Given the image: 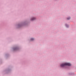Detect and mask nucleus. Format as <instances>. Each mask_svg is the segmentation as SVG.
Instances as JSON below:
<instances>
[{"label":"nucleus","mask_w":76,"mask_h":76,"mask_svg":"<svg viewBox=\"0 0 76 76\" xmlns=\"http://www.w3.org/2000/svg\"><path fill=\"white\" fill-rule=\"evenodd\" d=\"M71 64L69 63H65V64H62L61 65V66L62 67H63L65 66H71Z\"/></svg>","instance_id":"obj_1"},{"label":"nucleus","mask_w":76,"mask_h":76,"mask_svg":"<svg viewBox=\"0 0 76 76\" xmlns=\"http://www.w3.org/2000/svg\"><path fill=\"white\" fill-rule=\"evenodd\" d=\"M35 19H36L35 18H34V17H33L31 19V20H34Z\"/></svg>","instance_id":"obj_2"},{"label":"nucleus","mask_w":76,"mask_h":76,"mask_svg":"<svg viewBox=\"0 0 76 76\" xmlns=\"http://www.w3.org/2000/svg\"><path fill=\"white\" fill-rule=\"evenodd\" d=\"M34 40V39L33 38H31V41H33Z\"/></svg>","instance_id":"obj_3"},{"label":"nucleus","mask_w":76,"mask_h":76,"mask_svg":"<svg viewBox=\"0 0 76 76\" xmlns=\"http://www.w3.org/2000/svg\"><path fill=\"white\" fill-rule=\"evenodd\" d=\"M70 19V18H67V19L68 20H69Z\"/></svg>","instance_id":"obj_4"},{"label":"nucleus","mask_w":76,"mask_h":76,"mask_svg":"<svg viewBox=\"0 0 76 76\" xmlns=\"http://www.w3.org/2000/svg\"><path fill=\"white\" fill-rule=\"evenodd\" d=\"M17 50V48H15V49H14V50Z\"/></svg>","instance_id":"obj_5"}]
</instances>
